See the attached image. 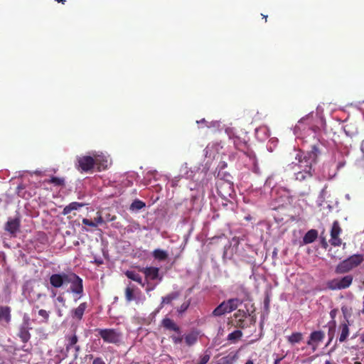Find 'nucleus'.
Returning a JSON list of instances; mask_svg holds the SVG:
<instances>
[{"label": "nucleus", "instance_id": "obj_56", "mask_svg": "<svg viewBox=\"0 0 364 364\" xmlns=\"http://www.w3.org/2000/svg\"><path fill=\"white\" fill-rule=\"evenodd\" d=\"M361 341H362V342H363V343H364V336H362V338H361Z\"/></svg>", "mask_w": 364, "mask_h": 364}, {"label": "nucleus", "instance_id": "obj_4", "mask_svg": "<svg viewBox=\"0 0 364 364\" xmlns=\"http://www.w3.org/2000/svg\"><path fill=\"white\" fill-rule=\"evenodd\" d=\"M66 280V284H70V291L74 294L78 295V298L82 297L83 294V281L74 272H69Z\"/></svg>", "mask_w": 364, "mask_h": 364}, {"label": "nucleus", "instance_id": "obj_50", "mask_svg": "<svg viewBox=\"0 0 364 364\" xmlns=\"http://www.w3.org/2000/svg\"><path fill=\"white\" fill-rule=\"evenodd\" d=\"M116 219V216L114 215L112 216V218H110V216L109 215L107 218V221H113Z\"/></svg>", "mask_w": 364, "mask_h": 364}, {"label": "nucleus", "instance_id": "obj_18", "mask_svg": "<svg viewBox=\"0 0 364 364\" xmlns=\"http://www.w3.org/2000/svg\"><path fill=\"white\" fill-rule=\"evenodd\" d=\"M18 336L23 343H27L31 338V334L29 333V328L27 325L24 324L21 326Z\"/></svg>", "mask_w": 364, "mask_h": 364}, {"label": "nucleus", "instance_id": "obj_43", "mask_svg": "<svg viewBox=\"0 0 364 364\" xmlns=\"http://www.w3.org/2000/svg\"><path fill=\"white\" fill-rule=\"evenodd\" d=\"M56 299L59 303L62 304L63 306H65V299L63 296H58Z\"/></svg>", "mask_w": 364, "mask_h": 364}, {"label": "nucleus", "instance_id": "obj_51", "mask_svg": "<svg viewBox=\"0 0 364 364\" xmlns=\"http://www.w3.org/2000/svg\"><path fill=\"white\" fill-rule=\"evenodd\" d=\"M245 364H254V363H253V361H252V360H248L245 363Z\"/></svg>", "mask_w": 364, "mask_h": 364}, {"label": "nucleus", "instance_id": "obj_55", "mask_svg": "<svg viewBox=\"0 0 364 364\" xmlns=\"http://www.w3.org/2000/svg\"><path fill=\"white\" fill-rule=\"evenodd\" d=\"M324 364H332L331 361L326 360Z\"/></svg>", "mask_w": 364, "mask_h": 364}, {"label": "nucleus", "instance_id": "obj_41", "mask_svg": "<svg viewBox=\"0 0 364 364\" xmlns=\"http://www.w3.org/2000/svg\"><path fill=\"white\" fill-rule=\"evenodd\" d=\"M171 338L175 344H179L183 341V337L181 336H176L173 335L171 336Z\"/></svg>", "mask_w": 364, "mask_h": 364}, {"label": "nucleus", "instance_id": "obj_2", "mask_svg": "<svg viewBox=\"0 0 364 364\" xmlns=\"http://www.w3.org/2000/svg\"><path fill=\"white\" fill-rule=\"evenodd\" d=\"M363 261V255H353L338 264L335 268V273L338 274H346L353 269L358 267L362 264Z\"/></svg>", "mask_w": 364, "mask_h": 364}, {"label": "nucleus", "instance_id": "obj_13", "mask_svg": "<svg viewBox=\"0 0 364 364\" xmlns=\"http://www.w3.org/2000/svg\"><path fill=\"white\" fill-rule=\"evenodd\" d=\"M348 321H346V322H342L338 326V331L340 332V335L338 337V341L340 343L345 342L349 334H350V329L348 326Z\"/></svg>", "mask_w": 364, "mask_h": 364}, {"label": "nucleus", "instance_id": "obj_58", "mask_svg": "<svg viewBox=\"0 0 364 364\" xmlns=\"http://www.w3.org/2000/svg\"><path fill=\"white\" fill-rule=\"evenodd\" d=\"M263 17L265 18V21H267V16H263Z\"/></svg>", "mask_w": 364, "mask_h": 364}, {"label": "nucleus", "instance_id": "obj_12", "mask_svg": "<svg viewBox=\"0 0 364 364\" xmlns=\"http://www.w3.org/2000/svg\"><path fill=\"white\" fill-rule=\"evenodd\" d=\"M87 307V304L86 302L81 303L77 307L72 309L70 311V316L73 319L77 320V321H80L85 314V311Z\"/></svg>", "mask_w": 364, "mask_h": 364}, {"label": "nucleus", "instance_id": "obj_44", "mask_svg": "<svg viewBox=\"0 0 364 364\" xmlns=\"http://www.w3.org/2000/svg\"><path fill=\"white\" fill-rule=\"evenodd\" d=\"M92 364H105L103 360L100 358H97L93 360Z\"/></svg>", "mask_w": 364, "mask_h": 364}, {"label": "nucleus", "instance_id": "obj_6", "mask_svg": "<svg viewBox=\"0 0 364 364\" xmlns=\"http://www.w3.org/2000/svg\"><path fill=\"white\" fill-rule=\"evenodd\" d=\"M95 163H98L95 157L90 156H83L77 158V169L83 172H88L93 169Z\"/></svg>", "mask_w": 364, "mask_h": 364}, {"label": "nucleus", "instance_id": "obj_46", "mask_svg": "<svg viewBox=\"0 0 364 364\" xmlns=\"http://www.w3.org/2000/svg\"><path fill=\"white\" fill-rule=\"evenodd\" d=\"M56 294H57L56 290H55L54 288L52 289H51V297L54 298L56 296Z\"/></svg>", "mask_w": 364, "mask_h": 364}, {"label": "nucleus", "instance_id": "obj_1", "mask_svg": "<svg viewBox=\"0 0 364 364\" xmlns=\"http://www.w3.org/2000/svg\"><path fill=\"white\" fill-rule=\"evenodd\" d=\"M321 154V151L317 145H313L311 151L306 154L299 153L295 159L298 161L296 165L299 169L295 173V180L299 182H308L314 175L313 165L317 162V159Z\"/></svg>", "mask_w": 364, "mask_h": 364}, {"label": "nucleus", "instance_id": "obj_28", "mask_svg": "<svg viewBox=\"0 0 364 364\" xmlns=\"http://www.w3.org/2000/svg\"><path fill=\"white\" fill-rule=\"evenodd\" d=\"M242 336V332L240 330H235L228 336V340L232 343H235Z\"/></svg>", "mask_w": 364, "mask_h": 364}, {"label": "nucleus", "instance_id": "obj_38", "mask_svg": "<svg viewBox=\"0 0 364 364\" xmlns=\"http://www.w3.org/2000/svg\"><path fill=\"white\" fill-rule=\"evenodd\" d=\"M82 223L83 225L92 227V228H96L97 223H95L94 221L90 220L87 218H83L82 220Z\"/></svg>", "mask_w": 364, "mask_h": 364}, {"label": "nucleus", "instance_id": "obj_49", "mask_svg": "<svg viewBox=\"0 0 364 364\" xmlns=\"http://www.w3.org/2000/svg\"><path fill=\"white\" fill-rule=\"evenodd\" d=\"M269 298H266L264 299V306L266 308H268V306H269Z\"/></svg>", "mask_w": 364, "mask_h": 364}, {"label": "nucleus", "instance_id": "obj_24", "mask_svg": "<svg viewBox=\"0 0 364 364\" xmlns=\"http://www.w3.org/2000/svg\"><path fill=\"white\" fill-rule=\"evenodd\" d=\"M179 296L178 292H171L166 296L162 297V300L160 304V309L163 308L165 304H169L173 300L177 299Z\"/></svg>", "mask_w": 364, "mask_h": 364}, {"label": "nucleus", "instance_id": "obj_57", "mask_svg": "<svg viewBox=\"0 0 364 364\" xmlns=\"http://www.w3.org/2000/svg\"><path fill=\"white\" fill-rule=\"evenodd\" d=\"M279 360H280L279 359H277V360H275V363L277 364L278 362H279Z\"/></svg>", "mask_w": 364, "mask_h": 364}, {"label": "nucleus", "instance_id": "obj_10", "mask_svg": "<svg viewBox=\"0 0 364 364\" xmlns=\"http://www.w3.org/2000/svg\"><path fill=\"white\" fill-rule=\"evenodd\" d=\"M68 274H53L49 278V282L50 286L54 289H59L64 284H66V280L68 279Z\"/></svg>", "mask_w": 364, "mask_h": 364}, {"label": "nucleus", "instance_id": "obj_15", "mask_svg": "<svg viewBox=\"0 0 364 364\" xmlns=\"http://www.w3.org/2000/svg\"><path fill=\"white\" fill-rule=\"evenodd\" d=\"M20 228V220L18 218L11 219L5 225V230L15 235Z\"/></svg>", "mask_w": 364, "mask_h": 364}, {"label": "nucleus", "instance_id": "obj_59", "mask_svg": "<svg viewBox=\"0 0 364 364\" xmlns=\"http://www.w3.org/2000/svg\"><path fill=\"white\" fill-rule=\"evenodd\" d=\"M355 364H361L360 362H356Z\"/></svg>", "mask_w": 364, "mask_h": 364}, {"label": "nucleus", "instance_id": "obj_25", "mask_svg": "<svg viewBox=\"0 0 364 364\" xmlns=\"http://www.w3.org/2000/svg\"><path fill=\"white\" fill-rule=\"evenodd\" d=\"M16 193L19 197L25 199H28L31 197V193L26 191V185L23 183L18 185L16 188Z\"/></svg>", "mask_w": 364, "mask_h": 364}, {"label": "nucleus", "instance_id": "obj_32", "mask_svg": "<svg viewBox=\"0 0 364 364\" xmlns=\"http://www.w3.org/2000/svg\"><path fill=\"white\" fill-rule=\"evenodd\" d=\"M145 203L140 200H134L130 205L131 210H139L145 207Z\"/></svg>", "mask_w": 364, "mask_h": 364}, {"label": "nucleus", "instance_id": "obj_27", "mask_svg": "<svg viewBox=\"0 0 364 364\" xmlns=\"http://www.w3.org/2000/svg\"><path fill=\"white\" fill-rule=\"evenodd\" d=\"M153 257L158 260L164 261L167 259L168 253L163 250L156 249L152 252Z\"/></svg>", "mask_w": 364, "mask_h": 364}, {"label": "nucleus", "instance_id": "obj_39", "mask_svg": "<svg viewBox=\"0 0 364 364\" xmlns=\"http://www.w3.org/2000/svg\"><path fill=\"white\" fill-rule=\"evenodd\" d=\"M97 216L96 218H95L94 222L95 223H97V226L99 224L104 223L105 220H103V218H102V215H100V212H97Z\"/></svg>", "mask_w": 364, "mask_h": 364}, {"label": "nucleus", "instance_id": "obj_54", "mask_svg": "<svg viewBox=\"0 0 364 364\" xmlns=\"http://www.w3.org/2000/svg\"><path fill=\"white\" fill-rule=\"evenodd\" d=\"M200 121H197V123H200ZM203 122H205L204 119L201 120V123H203Z\"/></svg>", "mask_w": 364, "mask_h": 364}, {"label": "nucleus", "instance_id": "obj_35", "mask_svg": "<svg viewBox=\"0 0 364 364\" xmlns=\"http://www.w3.org/2000/svg\"><path fill=\"white\" fill-rule=\"evenodd\" d=\"M125 298L127 301H131L134 299V289L129 287L125 289Z\"/></svg>", "mask_w": 364, "mask_h": 364}, {"label": "nucleus", "instance_id": "obj_16", "mask_svg": "<svg viewBox=\"0 0 364 364\" xmlns=\"http://www.w3.org/2000/svg\"><path fill=\"white\" fill-rule=\"evenodd\" d=\"M162 325L163 326L168 329L173 331L178 334L181 333V330L178 326L176 325V323L171 318H165L162 320Z\"/></svg>", "mask_w": 364, "mask_h": 364}, {"label": "nucleus", "instance_id": "obj_31", "mask_svg": "<svg viewBox=\"0 0 364 364\" xmlns=\"http://www.w3.org/2000/svg\"><path fill=\"white\" fill-rule=\"evenodd\" d=\"M336 326V321H331V322H329V328H328V335L329 338H328V341L326 346L329 345V343L332 341V340L334 338V332H335Z\"/></svg>", "mask_w": 364, "mask_h": 364}, {"label": "nucleus", "instance_id": "obj_19", "mask_svg": "<svg viewBox=\"0 0 364 364\" xmlns=\"http://www.w3.org/2000/svg\"><path fill=\"white\" fill-rule=\"evenodd\" d=\"M73 332H74L73 335L65 336V339L67 341V343L65 344L66 351H69L72 348H73V346L77 345V343L78 341V338L76 335V328H75L73 330Z\"/></svg>", "mask_w": 364, "mask_h": 364}, {"label": "nucleus", "instance_id": "obj_23", "mask_svg": "<svg viewBox=\"0 0 364 364\" xmlns=\"http://www.w3.org/2000/svg\"><path fill=\"white\" fill-rule=\"evenodd\" d=\"M303 334L301 332H294L289 336L287 339L289 343L294 346L296 343H299L303 340Z\"/></svg>", "mask_w": 364, "mask_h": 364}, {"label": "nucleus", "instance_id": "obj_3", "mask_svg": "<svg viewBox=\"0 0 364 364\" xmlns=\"http://www.w3.org/2000/svg\"><path fill=\"white\" fill-rule=\"evenodd\" d=\"M353 281V275L347 274L342 277H337L329 280L327 282V287L333 291L345 289L352 284Z\"/></svg>", "mask_w": 364, "mask_h": 364}, {"label": "nucleus", "instance_id": "obj_53", "mask_svg": "<svg viewBox=\"0 0 364 364\" xmlns=\"http://www.w3.org/2000/svg\"><path fill=\"white\" fill-rule=\"evenodd\" d=\"M361 312L364 315V301H363V309L361 310Z\"/></svg>", "mask_w": 364, "mask_h": 364}, {"label": "nucleus", "instance_id": "obj_8", "mask_svg": "<svg viewBox=\"0 0 364 364\" xmlns=\"http://www.w3.org/2000/svg\"><path fill=\"white\" fill-rule=\"evenodd\" d=\"M342 230L340 227V224L338 221L335 220L333 223L332 228L331 230V239L330 243L331 245L334 247H339L342 244V240L339 237L340 234L341 233Z\"/></svg>", "mask_w": 364, "mask_h": 364}, {"label": "nucleus", "instance_id": "obj_33", "mask_svg": "<svg viewBox=\"0 0 364 364\" xmlns=\"http://www.w3.org/2000/svg\"><path fill=\"white\" fill-rule=\"evenodd\" d=\"M48 183H53L58 186H63L65 185V180L63 178L53 176L49 181H48Z\"/></svg>", "mask_w": 364, "mask_h": 364}, {"label": "nucleus", "instance_id": "obj_22", "mask_svg": "<svg viewBox=\"0 0 364 364\" xmlns=\"http://www.w3.org/2000/svg\"><path fill=\"white\" fill-rule=\"evenodd\" d=\"M318 237V232L316 230L311 229L309 230L303 237L304 244H309L316 240Z\"/></svg>", "mask_w": 364, "mask_h": 364}, {"label": "nucleus", "instance_id": "obj_9", "mask_svg": "<svg viewBox=\"0 0 364 364\" xmlns=\"http://www.w3.org/2000/svg\"><path fill=\"white\" fill-rule=\"evenodd\" d=\"M217 192L223 198L230 196L233 192L232 184L227 181L219 180L217 183Z\"/></svg>", "mask_w": 364, "mask_h": 364}, {"label": "nucleus", "instance_id": "obj_40", "mask_svg": "<svg viewBox=\"0 0 364 364\" xmlns=\"http://www.w3.org/2000/svg\"><path fill=\"white\" fill-rule=\"evenodd\" d=\"M189 306V304L188 303H186V302H184L183 303L180 307L178 308V311L180 313V314H182L183 312H185L188 308Z\"/></svg>", "mask_w": 364, "mask_h": 364}, {"label": "nucleus", "instance_id": "obj_20", "mask_svg": "<svg viewBox=\"0 0 364 364\" xmlns=\"http://www.w3.org/2000/svg\"><path fill=\"white\" fill-rule=\"evenodd\" d=\"M84 205L85 204L82 203L72 202L64 208L62 213L64 215H67L70 214L73 210H76L83 207Z\"/></svg>", "mask_w": 364, "mask_h": 364}, {"label": "nucleus", "instance_id": "obj_48", "mask_svg": "<svg viewBox=\"0 0 364 364\" xmlns=\"http://www.w3.org/2000/svg\"><path fill=\"white\" fill-rule=\"evenodd\" d=\"M57 315L59 316V317H61L63 316V311L60 309H57Z\"/></svg>", "mask_w": 364, "mask_h": 364}, {"label": "nucleus", "instance_id": "obj_7", "mask_svg": "<svg viewBox=\"0 0 364 364\" xmlns=\"http://www.w3.org/2000/svg\"><path fill=\"white\" fill-rule=\"evenodd\" d=\"M325 338V333L322 331H314L309 335V340L306 342L307 346L311 348L312 352H315L318 345Z\"/></svg>", "mask_w": 364, "mask_h": 364}, {"label": "nucleus", "instance_id": "obj_34", "mask_svg": "<svg viewBox=\"0 0 364 364\" xmlns=\"http://www.w3.org/2000/svg\"><path fill=\"white\" fill-rule=\"evenodd\" d=\"M311 193V186L310 185L306 184L303 189H299L297 191V194L299 197H305L308 196Z\"/></svg>", "mask_w": 364, "mask_h": 364}, {"label": "nucleus", "instance_id": "obj_17", "mask_svg": "<svg viewBox=\"0 0 364 364\" xmlns=\"http://www.w3.org/2000/svg\"><path fill=\"white\" fill-rule=\"evenodd\" d=\"M223 302L225 304L228 312L230 313L235 311L242 301L239 299L235 298L230 299L227 301H224Z\"/></svg>", "mask_w": 364, "mask_h": 364}, {"label": "nucleus", "instance_id": "obj_42", "mask_svg": "<svg viewBox=\"0 0 364 364\" xmlns=\"http://www.w3.org/2000/svg\"><path fill=\"white\" fill-rule=\"evenodd\" d=\"M73 348H75L74 359H77L80 352V346L79 345H75Z\"/></svg>", "mask_w": 364, "mask_h": 364}, {"label": "nucleus", "instance_id": "obj_21", "mask_svg": "<svg viewBox=\"0 0 364 364\" xmlns=\"http://www.w3.org/2000/svg\"><path fill=\"white\" fill-rule=\"evenodd\" d=\"M124 274L129 279H131V280H132L134 282H137L139 284H140L142 287H144L145 284L143 282L142 278H141V277L140 276L139 274L136 273L134 271L127 270V271H126L124 272Z\"/></svg>", "mask_w": 364, "mask_h": 364}, {"label": "nucleus", "instance_id": "obj_5", "mask_svg": "<svg viewBox=\"0 0 364 364\" xmlns=\"http://www.w3.org/2000/svg\"><path fill=\"white\" fill-rule=\"evenodd\" d=\"M98 331L100 336L103 341L108 343H119L122 337V333L114 328H98L96 330Z\"/></svg>", "mask_w": 364, "mask_h": 364}, {"label": "nucleus", "instance_id": "obj_29", "mask_svg": "<svg viewBox=\"0 0 364 364\" xmlns=\"http://www.w3.org/2000/svg\"><path fill=\"white\" fill-rule=\"evenodd\" d=\"M226 313H228L225 303L223 301L213 311V315L215 316H220Z\"/></svg>", "mask_w": 364, "mask_h": 364}, {"label": "nucleus", "instance_id": "obj_52", "mask_svg": "<svg viewBox=\"0 0 364 364\" xmlns=\"http://www.w3.org/2000/svg\"><path fill=\"white\" fill-rule=\"evenodd\" d=\"M55 1L58 3H62V4H65V0H55Z\"/></svg>", "mask_w": 364, "mask_h": 364}, {"label": "nucleus", "instance_id": "obj_37", "mask_svg": "<svg viewBox=\"0 0 364 364\" xmlns=\"http://www.w3.org/2000/svg\"><path fill=\"white\" fill-rule=\"evenodd\" d=\"M210 358L209 353H205L200 358V360L198 364H206Z\"/></svg>", "mask_w": 364, "mask_h": 364}, {"label": "nucleus", "instance_id": "obj_11", "mask_svg": "<svg viewBox=\"0 0 364 364\" xmlns=\"http://www.w3.org/2000/svg\"><path fill=\"white\" fill-rule=\"evenodd\" d=\"M140 272L144 274L148 279L155 280L159 279V281L162 280V277H159V268L155 267H142L139 269Z\"/></svg>", "mask_w": 364, "mask_h": 364}, {"label": "nucleus", "instance_id": "obj_26", "mask_svg": "<svg viewBox=\"0 0 364 364\" xmlns=\"http://www.w3.org/2000/svg\"><path fill=\"white\" fill-rule=\"evenodd\" d=\"M198 333L197 332H191L185 336L184 339L187 346H191L198 341Z\"/></svg>", "mask_w": 364, "mask_h": 364}, {"label": "nucleus", "instance_id": "obj_14", "mask_svg": "<svg viewBox=\"0 0 364 364\" xmlns=\"http://www.w3.org/2000/svg\"><path fill=\"white\" fill-rule=\"evenodd\" d=\"M11 309L8 306H0V323H9L11 320Z\"/></svg>", "mask_w": 364, "mask_h": 364}, {"label": "nucleus", "instance_id": "obj_36", "mask_svg": "<svg viewBox=\"0 0 364 364\" xmlns=\"http://www.w3.org/2000/svg\"><path fill=\"white\" fill-rule=\"evenodd\" d=\"M38 315L43 318V323H48L49 319V312L44 310V309H40L38 311Z\"/></svg>", "mask_w": 364, "mask_h": 364}, {"label": "nucleus", "instance_id": "obj_47", "mask_svg": "<svg viewBox=\"0 0 364 364\" xmlns=\"http://www.w3.org/2000/svg\"><path fill=\"white\" fill-rule=\"evenodd\" d=\"M321 244H322V247H323V248H325V249H326V248H327V247H328V243H327V242H326L325 240H323L321 242Z\"/></svg>", "mask_w": 364, "mask_h": 364}, {"label": "nucleus", "instance_id": "obj_30", "mask_svg": "<svg viewBox=\"0 0 364 364\" xmlns=\"http://www.w3.org/2000/svg\"><path fill=\"white\" fill-rule=\"evenodd\" d=\"M95 159L98 162L95 163V166H97L99 171L107 168V160L102 159L100 156H95Z\"/></svg>", "mask_w": 364, "mask_h": 364}, {"label": "nucleus", "instance_id": "obj_45", "mask_svg": "<svg viewBox=\"0 0 364 364\" xmlns=\"http://www.w3.org/2000/svg\"><path fill=\"white\" fill-rule=\"evenodd\" d=\"M336 314H337V310L336 309H333L330 311V316L331 318H332V321H335L334 318L336 316Z\"/></svg>", "mask_w": 364, "mask_h": 364}]
</instances>
